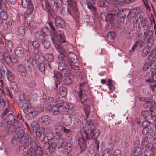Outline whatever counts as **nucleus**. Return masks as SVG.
<instances>
[{"mask_svg": "<svg viewBox=\"0 0 156 156\" xmlns=\"http://www.w3.org/2000/svg\"><path fill=\"white\" fill-rule=\"evenodd\" d=\"M21 144H23V147L20 146L17 149V153L18 154H22L24 152V148L28 147L27 144L30 146L27 152V155L24 156H42L43 151L41 148L38 146L36 142L32 140L31 138H29L28 142L27 144L21 143L19 144H14L19 145Z\"/></svg>", "mask_w": 156, "mask_h": 156, "instance_id": "obj_1", "label": "nucleus"}, {"mask_svg": "<svg viewBox=\"0 0 156 156\" xmlns=\"http://www.w3.org/2000/svg\"><path fill=\"white\" fill-rule=\"evenodd\" d=\"M16 132V134L12 139V144H19L21 143L27 144L28 142L29 136L27 133H25L23 128L18 127L16 129V127L11 125L9 127L8 133L9 134Z\"/></svg>", "mask_w": 156, "mask_h": 156, "instance_id": "obj_2", "label": "nucleus"}, {"mask_svg": "<svg viewBox=\"0 0 156 156\" xmlns=\"http://www.w3.org/2000/svg\"><path fill=\"white\" fill-rule=\"evenodd\" d=\"M48 24L51 30L50 34L54 46L60 54L62 55L64 52V50L61 46V44L66 42L65 37L62 32H58L57 33L51 22H48Z\"/></svg>", "mask_w": 156, "mask_h": 156, "instance_id": "obj_3", "label": "nucleus"}, {"mask_svg": "<svg viewBox=\"0 0 156 156\" xmlns=\"http://www.w3.org/2000/svg\"><path fill=\"white\" fill-rule=\"evenodd\" d=\"M64 102L62 100H59L56 101V103L53 105L51 112L55 115L59 116L60 115L64 114L66 109H63Z\"/></svg>", "mask_w": 156, "mask_h": 156, "instance_id": "obj_4", "label": "nucleus"}, {"mask_svg": "<svg viewBox=\"0 0 156 156\" xmlns=\"http://www.w3.org/2000/svg\"><path fill=\"white\" fill-rule=\"evenodd\" d=\"M43 107L40 109L32 106L27 109L24 113L25 115L26 118L28 120H31L35 118L43 110Z\"/></svg>", "mask_w": 156, "mask_h": 156, "instance_id": "obj_5", "label": "nucleus"}, {"mask_svg": "<svg viewBox=\"0 0 156 156\" xmlns=\"http://www.w3.org/2000/svg\"><path fill=\"white\" fill-rule=\"evenodd\" d=\"M27 45L28 46V51H32L33 49L34 50L33 52L35 53L36 58H38L39 56L37 54L38 53L39 49V44L37 41H34L32 43L29 41H27Z\"/></svg>", "mask_w": 156, "mask_h": 156, "instance_id": "obj_6", "label": "nucleus"}, {"mask_svg": "<svg viewBox=\"0 0 156 156\" xmlns=\"http://www.w3.org/2000/svg\"><path fill=\"white\" fill-rule=\"evenodd\" d=\"M21 3L23 8L27 7L26 11L27 14H30L33 13V7L31 0H21Z\"/></svg>", "mask_w": 156, "mask_h": 156, "instance_id": "obj_7", "label": "nucleus"}, {"mask_svg": "<svg viewBox=\"0 0 156 156\" xmlns=\"http://www.w3.org/2000/svg\"><path fill=\"white\" fill-rule=\"evenodd\" d=\"M139 99L141 101L145 102V103L144 105V108H150V112L153 111L152 107L154 108L156 107V103L154 101H152L149 99H146L141 97H140Z\"/></svg>", "mask_w": 156, "mask_h": 156, "instance_id": "obj_8", "label": "nucleus"}, {"mask_svg": "<svg viewBox=\"0 0 156 156\" xmlns=\"http://www.w3.org/2000/svg\"><path fill=\"white\" fill-rule=\"evenodd\" d=\"M57 2L56 1L51 4L50 5H48V3L45 2L46 5L47 10H48L49 9V10H51L54 12H56L58 11V8H59L61 6L62 4V0H57Z\"/></svg>", "mask_w": 156, "mask_h": 156, "instance_id": "obj_9", "label": "nucleus"}, {"mask_svg": "<svg viewBox=\"0 0 156 156\" xmlns=\"http://www.w3.org/2000/svg\"><path fill=\"white\" fill-rule=\"evenodd\" d=\"M82 137L79 138L78 142L81 149L83 150L86 147L85 143V139H88V135L86 131H84L83 133H82Z\"/></svg>", "mask_w": 156, "mask_h": 156, "instance_id": "obj_10", "label": "nucleus"}, {"mask_svg": "<svg viewBox=\"0 0 156 156\" xmlns=\"http://www.w3.org/2000/svg\"><path fill=\"white\" fill-rule=\"evenodd\" d=\"M52 136L53 137H55V139H54V140H56L58 144H60V146L58 145V149L62 148L64 142V139L63 137H61V134L60 133L58 132H56L53 133Z\"/></svg>", "mask_w": 156, "mask_h": 156, "instance_id": "obj_11", "label": "nucleus"}, {"mask_svg": "<svg viewBox=\"0 0 156 156\" xmlns=\"http://www.w3.org/2000/svg\"><path fill=\"white\" fill-rule=\"evenodd\" d=\"M53 77L54 80L55 82L56 87H57L58 85L62 81L63 79V75L60 72H56L54 73Z\"/></svg>", "mask_w": 156, "mask_h": 156, "instance_id": "obj_12", "label": "nucleus"}, {"mask_svg": "<svg viewBox=\"0 0 156 156\" xmlns=\"http://www.w3.org/2000/svg\"><path fill=\"white\" fill-rule=\"evenodd\" d=\"M118 1L117 0H112L108 4L107 6V9L110 12L116 11L117 9V3Z\"/></svg>", "mask_w": 156, "mask_h": 156, "instance_id": "obj_13", "label": "nucleus"}, {"mask_svg": "<svg viewBox=\"0 0 156 156\" xmlns=\"http://www.w3.org/2000/svg\"><path fill=\"white\" fill-rule=\"evenodd\" d=\"M51 121L50 117L47 115H41L39 118V121L42 125H48L51 122Z\"/></svg>", "mask_w": 156, "mask_h": 156, "instance_id": "obj_14", "label": "nucleus"}, {"mask_svg": "<svg viewBox=\"0 0 156 156\" xmlns=\"http://www.w3.org/2000/svg\"><path fill=\"white\" fill-rule=\"evenodd\" d=\"M84 84V83H83L79 85L80 90L79 92V94L82 103H83L87 99L85 91L82 89V87Z\"/></svg>", "mask_w": 156, "mask_h": 156, "instance_id": "obj_15", "label": "nucleus"}, {"mask_svg": "<svg viewBox=\"0 0 156 156\" xmlns=\"http://www.w3.org/2000/svg\"><path fill=\"white\" fill-rule=\"evenodd\" d=\"M35 36L36 39L41 42H43L46 39V34L43 31H40L35 33Z\"/></svg>", "mask_w": 156, "mask_h": 156, "instance_id": "obj_16", "label": "nucleus"}, {"mask_svg": "<svg viewBox=\"0 0 156 156\" xmlns=\"http://www.w3.org/2000/svg\"><path fill=\"white\" fill-rule=\"evenodd\" d=\"M152 107V109H153V111H152L150 112V111H149L150 114L148 112L146 111H143L141 112V115L145 119H147V120H149L150 118H151L152 117L156 115V114L153 112L155 110ZM149 110H150V108H149Z\"/></svg>", "mask_w": 156, "mask_h": 156, "instance_id": "obj_17", "label": "nucleus"}, {"mask_svg": "<svg viewBox=\"0 0 156 156\" xmlns=\"http://www.w3.org/2000/svg\"><path fill=\"white\" fill-rule=\"evenodd\" d=\"M100 132L98 129L96 128L93 129L90 131L88 139H93L96 140L100 136Z\"/></svg>", "mask_w": 156, "mask_h": 156, "instance_id": "obj_18", "label": "nucleus"}, {"mask_svg": "<svg viewBox=\"0 0 156 156\" xmlns=\"http://www.w3.org/2000/svg\"><path fill=\"white\" fill-rule=\"evenodd\" d=\"M21 103L20 107L23 110V112L32 107L30 102L28 100H23Z\"/></svg>", "mask_w": 156, "mask_h": 156, "instance_id": "obj_19", "label": "nucleus"}, {"mask_svg": "<svg viewBox=\"0 0 156 156\" xmlns=\"http://www.w3.org/2000/svg\"><path fill=\"white\" fill-rule=\"evenodd\" d=\"M69 60L67 62H69V64H74L77 62V56L74 53L70 52L68 55Z\"/></svg>", "mask_w": 156, "mask_h": 156, "instance_id": "obj_20", "label": "nucleus"}, {"mask_svg": "<svg viewBox=\"0 0 156 156\" xmlns=\"http://www.w3.org/2000/svg\"><path fill=\"white\" fill-rule=\"evenodd\" d=\"M58 58L60 60V62L58 64V69L60 70H61V69H64V68L67 66V62H66L65 60L66 58L64 57L63 58L61 57L60 56L58 57Z\"/></svg>", "mask_w": 156, "mask_h": 156, "instance_id": "obj_21", "label": "nucleus"}, {"mask_svg": "<svg viewBox=\"0 0 156 156\" xmlns=\"http://www.w3.org/2000/svg\"><path fill=\"white\" fill-rule=\"evenodd\" d=\"M25 68L26 66L24 65L19 64L17 65L16 69L19 71L20 75L24 76L26 75L27 73Z\"/></svg>", "mask_w": 156, "mask_h": 156, "instance_id": "obj_22", "label": "nucleus"}, {"mask_svg": "<svg viewBox=\"0 0 156 156\" xmlns=\"http://www.w3.org/2000/svg\"><path fill=\"white\" fill-rule=\"evenodd\" d=\"M55 140H53L52 141L51 143V145L48 144L47 147L46 148L47 149H49L51 153L54 151L57 147H58V145L60 146V144H58V143L57 142H55Z\"/></svg>", "mask_w": 156, "mask_h": 156, "instance_id": "obj_23", "label": "nucleus"}, {"mask_svg": "<svg viewBox=\"0 0 156 156\" xmlns=\"http://www.w3.org/2000/svg\"><path fill=\"white\" fill-rule=\"evenodd\" d=\"M7 118L8 119V123L13 125H16L18 124L17 120L15 119L14 116L12 114H9Z\"/></svg>", "mask_w": 156, "mask_h": 156, "instance_id": "obj_24", "label": "nucleus"}, {"mask_svg": "<svg viewBox=\"0 0 156 156\" xmlns=\"http://www.w3.org/2000/svg\"><path fill=\"white\" fill-rule=\"evenodd\" d=\"M64 116L62 117V120L65 125H69L72 122V120L70 116L68 114H63Z\"/></svg>", "mask_w": 156, "mask_h": 156, "instance_id": "obj_25", "label": "nucleus"}, {"mask_svg": "<svg viewBox=\"0 0 156 156\" xmlns=\"http://www.w3.org/2000/svg\"><path fill=\"white\" fill-rule=\"evenodd\" d=\"M70 66L73 70V72L74 75L77 76L80 74V70L79 69L78 66L75 65L74 64L71 63H70Z\"/></svg>", "mask_w": 156, "mask_h": 156, "instance_id": "obj_26", "label": "nucleus"}, {"mask_svg": "<svg viewBox=\"0 0 156 156\" xmlns=\"http://www.w3.org/2000/svg\"><path fill=\"white\" fill-rule=\"evenodd\" d=\"M84 123H85V126H83V128H85L87 127V129L89 131H91L93 129H96L94 128V121L92 120H90L87 123L83 122L82 124L83 125Z\"/></svg>", "mask_w": 156, "mask_h": 156, "instance_id": "obj_27", "label": "nucleus"}, {"mask_svg": "<svg viewBox=\"0 0 156 156\" xmlns=\"http://www.w3.org/2000/svg\"><path fill=\"white\" fill-rule=\"evenodd\" d=\"M0 9L2 11H6L8 9V5L6 0H0Z\"/></svg>", "mask_w": 156, "mask_h": 156, "instance_id": "obj_28", "label": "nucleus"}, {"mask_svg": "<svg viewBox=\"0 0 156 156\" xmlns=\"http://www.w3.org/2000/svg\"><path fill=\"white\" fill-rule=\"evenodd\" d=\"M151 34L149 35L147 34L146 37L148 39V45L147 47L148 48H150L154 44V38L152 35V33L151 32Z\"/></svg>", "mask_w": 156, "mask_h": 156, "instance_id": "obj_29", "label": "nucleus"}, {"mask_svg": "<svg viewBox=\"0 0 156 156\" xmlns=\"http://www.w3.org/2000/svg\"><path fill=\"white\" fill-rule=\"evenodd\" d=\"M54 128L55 130L57 131H62L64 126L61 123L58 121H55L53 124Z\"/></svg>", "mask_w": 156, "mask_h": 156, "instance_id": "obj_30", "label": "nucleus"}, {"mask_svg": "<svg viewBox=\"0 0 156 156\" xmlns=\"http://www.w3.org/2000/svg\"><path fill=\"white\" fill-rule=\"evenodd\" d=\"M5 48L8 52H10L13 48V46L12 42L10 41H7L5 44Z\"/></svg>", "mask_w": 156, "mask_h": 156, "instance_id": "obj_31", "label": "nucleus"}, {"mask_svg": "<svg viewBox=\"0 0 156 156\" xmlns=\"http://www.w3.org/2000/svg\"><path fill=\"white\" fill-rule=\"evenodd\" d=\"M15 53L16 56L18 57H22L24 54V51L20 48H17L15 51Z\"/></svg>", "mask_w": 156, "mask_h": 156, "instance_id": "obj_32", "label": "nucleus"}, {"mask_svg": "<svg viewBox=\"0 0 156 156\" xmlns=\"http://www.w3.org/2000/svg\"><path fill=\"white\" fill-rule=\"evenodd\" d=\"M48 20H58L59 19V17H57V19H56V16L54 13V12H53V11L51 10H49V9L48 10Z\"/></svg>", "mask_w": 156, "mask_h": 156, "instance_id": "obj_33", "label": "nucleus"}, {"mask_svg": "<svg viewBox=\"0 0 156 156\" xmlns=\"http://www.w3.org/2000/svg\"><path fill=\"white\" fill-rule=\"evenodd\" d=\"M54 59V57L53 55L50 53H47L46 55L45 56V60L44 61H45L46 62L47 61L48 63V65L50 67V65L49 62L52 61Z\"/></svg>", "mask_w": 156, "mask_h": 156, "instance_id": "obj_34", "label": "nucleus"}, {"mask_svg": "<svg viewBox=\"0 0 156 156\" xmlns=\"http://www.w3.org/2000/svg\"><path fill=\"white\" fill-rule=\"evenodd\" d=\"M58 92L61 96L62 97H64L66 95V89L65 87L61 86L59 88Z\"/></svg>", "mask_w": 156, "mask_h": 156, "instance_id": "obj_35", "label": "nucleus"}, {"mask_svg": "<svg viewBox=\"0 0 156 156\" xmlns=\"http://www.w3.org/2000/svg\"><path fill=\"white\" fill-rule=\"evenodd\" d=\"M130 12V11L128 9H125L123 10L122 14V17H120V18L122 17L125 19H126L125 17L126 16L127 18L129 16V13Z\"/></svg>", "mask_w": 156, "mask_h": 156, "instance_id": "obj_36", "label": "nucleus"}, {"mask_svg": "<svg viewBox=\"0 0 156 156\" xmlns=\"http://www.w3.org/2000/svg\"><path fill=\"white\" fill-rule=\"evenodd\" d=\"M55 23L57 27L61 28L64 27L65 26L64 20H55Z\"/></svg>", "mask_w": 156, "mask_h": 156, "instance_id": "obj_37", "label": "nucleus"}, {"mask_svg": "<svg viewBox=\"0 0 156 156\" xmlns=\"http://www.w3.org/2000/svg\"><path fill=\"white\" fill-rule=\"evenodd\" d=\"M74 108L73 105L71 103H69L66 105V108L63 107V109H66L67 110L66 112H64L65 114H67L70 113V110Z\"/></svg>", "mask_w": 156, "mask_h": 156, "instance_id": "obj_38", "label": "nucleus"}, {"mask_svg": "<svg viewBox=\"0 0 156 156\" xmlns=\"http://www.w3.org/2000/svg\"><path fill=\"white\" fill-rule=\"evenodd\" d=\"M116 37L115 33L113 32H108L107 35V38L110 40H113Z\"/></svg>", "mask_w": 156, "mask_h": 156, "instance_id": "obj_39", "label": "nucleus"}, {"mask_svg": "<svg viewBox=\"0 0 156 156\" xmlns=\"http://www.w3.org/2000/svg\"><path fill=\"white\" fill-rule=\"evenodd\" d=\"M30 126L33 131H36L38 129L39 125L36 121H32L30 124Z\"/></svg>", "mask_w": 156, "mask_h": 156, "instance_id": "obj_40", "label": "nucleus"}, {"mask_svg": "<svg viewBox=\"0 0 156 156\" xmlns=\"http://www.w3.org/2000/svg\"><path fill=\"white\" fill-rule=\"evenodd\" d=\"M83 109L86 116L88 117L90 111V107L87 105H85L83 106Z\"/></svg>", "mask_w": 156, "mask_h": 156, "instance_id": "obj_41", "label": "nucleus"}, {"mask_svg": "<svg viewBox=\"0 0 156 156\" xmlns=\"http://www.w3.org/2000/svg\"><path fill=\"white\" fill-rule=\"evenodd\" d=\"M76 0H67V5L69 6V8L71 6L72 8H76Z\"/></svg>", "mask_w": 156, "mask_h": 156, "instance_id": "obj_42", "label": "nucleus"}, {"mask_svg": "<svg viewBox=\"0 0 156 156\" xmlns=\"http://www.w3.org/2000/svg\"><path fill=\"white\" fill-rule=\"evenodd\" d=\"M60 72L62 73L63 75L64 74V77L66 76H69L70 75V73L67 68V66L64 69H61Z\"/></svg>", "mask_w": 156, "mask_h": 156, "instance_id": "obj_43", "label": "nucleus"}, {"mask_svg": "<svg viewBox=\"0 0 156 156\" xmlns=\"http://www.w3.org/2000/svg\"><path fill=\"white\" fill-rule=\"evenodd\" d=\"M64 77L65 81L64 82V83L66 85H69L72 83V80L69 76H66Z\"/></svg>", "mask_w": 156, "mask_h": 156, "instance_id": "obj_44", "label": "nucleus"}, {"mask_svg": "<svg viewBox=\"0 0 156 156\" xmlns=\"http://www.w3.org/2000/svg\"><path fill=\"white\" fill-rule=\"evenodd\" d=\"M47 64L45 61H44L43 62L40 63L39 65V69L41 72H44L45 69V66Z\"/></svg>", "mask_w": 156, "mask_h": 156, "instance_id": "obj_45", "label": "nucleus"}, {"mask_svg": "<svg viewBox=\"0 0 156 156\" xmlns=\"http://www.w3.org/2000/svg\"><path fill=\"white\" fill-rule=\"evenodd\" d=\"M37 130V131H36V135L37 137H40L44 133L45 129L44 127H41Z\"/></svg>", "mask_w": 156, "mask_h": 156, "instance_id": "obj_46", "label": "nucleus"}, {"mask_svg": "<svg viewBox=\"0 0 156 156\" xmlns=\"http://www.w3.org/2000/svg\"><path fill=\"white\" fill-rule=\"evenodd\" d=\"M151 58L153 59L156 58V49H155L151 51L150 55L148 57V59L149 60H152Z\"/></svg>", "mask_w": 156, "mask_h": 156, "instance_id": "obj_47", "label": "nucleus"}, {"mask_svg": "<svg viewBox=\"0 0 156 156\" xmlns=\"http://www.w3.org/2000/svg\"><path fill=\"white\" fill-rule=\"evenodd\" d=\"M98 6L100 7H102L107 5L108 2L106 0H97Z\"/></svg>", "mask_w": 156, "mask_h": 156, "instance_id": "obj_48", "label": "nucleus"}, {"mask_svg": "<svg viewBox=\"0 0 156 156\" xmlns=\"http://www.w3.org/2000/svg\"><path fill=\"white\" fill-rule=\"evenodd\" d=\"M6 74L8 80L10 82L12 81L14 79V77L12 73L11 72L7 71Z\"/></svg>", "mask_w": 156, "mask_h": 156, "instance_id": "obj_49", "label": "nucleus"}, {"mask_svg": "<svg viewBox=\"0 0 156 156\" xmlns=\"http://www.w3.org/2000/svg\"><path fill=\"white\" fill-rule=\"evenodd\" d=\"M116 16L114 14L106 13L105 20H114L116 19Z\"/></svg>", "mask_w": 156, "mask_h": 156, "instance_id": "obj_50", "label": "nucleus"}, {"mask_svg": "<svg viewBox=\"0 0 156 156\" xmlns=\"http://www.w3.org/2000/svg\"><path fill=\"white\" fill-rule=\"evenodd\" d=\"M70 145L69 143L66 144L64 147L63 151L66 152L67 154L69 153L71 149Z\"/></svg>", "mask_w": 156, "mask_h": 156, "instance_id": "obj_51", "label": "nucleus"}, {"mask_svg": "<svg viewBox=\"0 0 156 156\" xmlns=\"http://www.w3.org/2000/svg\"><path fill=\"white\" fill-rule=\"evenodd\" d=\"M149 50H147L146 48H143L141 51V55L143 57L146 56L150 52Z\"/></svg>", "mask_w": 156, "mask_h": 156, "instance_id": "obj_52", "label": "nucleus"}, {"mask_svg": "<svg viewBox=\"0 0 156 156\" xmlns=\"http://www.w3.org/2000/svg\"><path fill=\"white\" fill-rule=\"evenodd\" d=\"M25 31L23 26H20L18 30V34L19 36H23L24 35Z\"/></svg>", "mask_w": 156, "mask_h": 156, "instance_id": "obj_53", "label": "nucleus"}, {"mask_svg": "<svg viewBox=\"0 0 156 156\" xmlns=\"http://www.w3.org/2000/svg\"><path fill=\"white\" fill-rule=\"evenodd\" d=\"M0 18L1 20H7L8 16L5 11H2L0 13Z\"/></svg>", "mask_w": 156, "mask_h": 156, "instance_id": "obj_54", "label": "nucleus"}, {"mask_svg": "<svg viewBox=\"0 0 156 156\" xmlns=\"http://www.w3.org/2000/svg\"><path fill=\"white\" fill-rule=\"evenodd\" d=\"M130 34L134 35H136L137 36H139L140 34V33H139L137 32V28L136 27H134L132 28V30H130Z\"/></svg>", "mask_w": 156, "mask_h": 156, "instance_id": "obj_55", "label": "nucleus"}, {"mask_svg": "<svg viewBox=\"0 0 156 156\" xmlns=\"http://www.w3.org/2000/svg\"><path fill=\"white\" fill-rule=\"evenodd\" d=\"M141 148L138 147L134 151V154L135 156H138L141 153Z\"/></svg>", "mask_w": 156, "mask_h": 156, "instance_id": "obj_56", "label": "nucleus"}, {"mask_svg": "<svg viewBox=\"0 0 156 156\" xmlns=\"http://www.w3.org/2000/svg\"><path fill=\"white\" fill-rule=\"evenodd\" d=\"M29 26L32 28H35L37 27V24L36 21L34 20H31L29 23Z\"/></svg>", "mask_w": 156, "mask_h": 156, "instance_id": "obj_57", "label": "nucleus"}, {"mask_svg": "<svg viewBox=\"0 0 156 156\" xmlns=\"http://www.w3.org/2000/svg\"><path fill=\"white\" fill-rule=\"evenodd\" d=\"M29 87L31 88H34L36 86V83L34 80H32L28 83Z\"/></svg>", "mask_w": 156, "mask_h": 156, "instance_id": "obj_58", "label": "nucleus"}, {"mask_svg": "<svg viewBox=\"0 0 156 156\" xmlns=\"http://www.w3.org/2000/svg\"><path fill=\"white\" fill-rule=\"evenodd\" d=\"M44 44V47L46 49H48L49 48L50 46V43L49 41L45 39L43 42H42Z\"/></svg>", "mask_w": 156, "mask_h": 156, "instance_id": "obj_59", "label": "nucleus"}, {"mask_svg": "<svg viewBox=\"0 0 156 156\" xmlns=\"http://www.w3.org/2000/svg\"><path fill=\"white\" fill-rule=\"evenodd\" d=\"M111 153L110 151L108 149H107L104 150L102 153V156H110Z\"/></svg>", "mask_w": 156, "mask_h": 156, "instance_id": "obj_60", "label": "nucleus"}, {"mask_svg": "<svg viewBox=\"0 0 156 156\" xmlns=\"http://www.w3.org/2000/svg\"><path fill=\"white\" fill-rule=\"evenodd\" d=\"M111 139L113 142H118L119 141L120 139L119 136H112Z\"/></svg>", "mask_w": 156, "mask_h": 156, "instance_id": "obj_61", "label": "nucleus"}, {"mask_svg": "<svg viewBox=\"0 0 156 156\" xmlns=\"http://www.w3.org/2000/svg\"><path fill=\"white\" fill-rule=\"evenodd\" d=\"M151 66V63L150 62H147L145 63L143 67V69L146 71Z\"/></svg>", "mask_w": 156, "mask_h": 156, "instance_id": "obj_62", "label": "nucleus"}, {"mask_svg": "<svg viewBox=\"0 0 156 156\" xmlns=\"http://www.w3.org/2000/svg\"><path fill=\"white\" fill-rule=\"evenodd\" d=\"M146 76L147 77H151L152 76V78L153 79L154 82L156 81V73L153 74L152 75L149 72L147 73Z\"/></svg>", "mask_w": 156, "mask_h": 156, "instance_id": "obj_63", "label": "nucleus"}, {"mask_svg": "<svg viewBox=\"0 0 156 156\" xmlns=\"http://www.w3.org/2000/svg\"><path fill=\"white\" fill-rule=\"evenodd\" d=\"M8 122L7 118H6V119L2 120L1 122V126L3 127H6L7 126V124L8 123Z\"/></svg>", "mask_w": 156, "mask_h": 156, "instance_id": "obj_64", "label": "nucleus"}]
</instances>
